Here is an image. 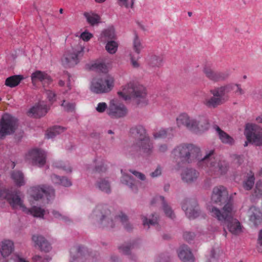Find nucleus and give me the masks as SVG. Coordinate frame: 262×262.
<instances>
[{"mask_svg":"<svg viewBox=\"0 0 262 262\" xmlns=\"http://www.w3.org/2000/svg\"><path fill=\"white\" fill-rule=\"evenodd\" d=\"M173 162L175 163L173 169L178 171L183 164L198 161V166L208 172L225 173L227 165L225 161H219L215 157L213 150L202 157L199 147L192 144L182 143L176 146L171 152Z\"/></svg>","mask_w":262,"mask_h":262,"instance_id":"1","label":"nucleus"},{"mask_svg":"<svg viewBox=\"0 0 262 262\" xmlns=\"http://www.w3.org/2000/svg\"><path fill=\"white\" fill-rule=\"evenodd\" d=\"M91 217L103 227L113 228L120 221L126 230L129 231L133 229V226L128 222V217L125 214L120 212L113 219L111 211L104 205H97L91 214Z\"/></svg>","mask_w":262,"mask_h":262,"instance_id":"2","label":"nucleus"},{"mask_svg":"<svg viewBox=\"0 0 262 262\" xmlns=\"http://www.w3.org/2000/svg\"><path fill=\"white\" fill-rule=\"evenodd\" d=\"M232 90H234L235 93L237 95H243L245 93V91L238 84L217 87L210 90V93L212 96L206 97L203 101V103L209 108H216L228 100V94Z\"/></svg>","mask_w":262,"mask_h":262,"instance_id":"3","label":"nucleus"},{"mask_svg":"<svg viewBox=\"0 0 262 262\" xmlns=\"http://www.w3.org/2000/svg\"><path fill=\"white\" fill-rule=\"evenodd\" d=\"M208 209L211 215L226 225L232 234L238 235L242 232L241 223L233 217V206L231 202H228L225 205L222 211L215 207H209Z\"/></svg>","mask_w":262,"mask_h":262,"instance_id":"4","label":"nucleus"},{"mask_svg":"<svg viewBox=\"0 0 262 262\" xmlns=\"http://www.w3.org/2000/svg\"><path fill=\"white\" fill-rule=\"evenodd\" d=\"M0 199H6L13 208L19 207L24 212H29L35 217H42L45 214V210L40 207L34 206L31 209H27L23 204V202L17 194L16 191L11 192L0 185Z\"/></svg>","mask_w":262,"mask_h":262,"instance_id":"5","label":"nucleus"},{"mask_svg":"<svg viewBox=\"0 0 262 262\" xmlns=\"http://www.w3.org/2000/svg\"><path fill=\"white\" fill-rule=\"evenodd\" d=\"M118 95L125 100L133 98L139 103L144 101L146 96L145 88L138 82H130L123 89L122 91L118 92Z\"/></svg>","mask_w":262,"mask_h":262,"instance_id":"6","label":"nucleus"},{"mask_svg":"<svg viewBox=\"0 0 262 262\" xmlns=\"http://www.w3.org/2000/svg\"><path fill=\"white\" fill-rule=\"evenodd\" d=\"M84 48L79 44L68 50L62 59V63L66 67H72L79 62V57L82 56Z\"/></svg>","mask_w":262,"mask_h":262,"instance_id":"7","label":"nucleus"},{"mask_svg":"<svg viewBox=\"0 0 262 262\" xmlns=\"http://www.w3.org/2000/svg\"><path fill=\"white\" fill-rule=\"evenodd\" d=\"M114 83V78L106 76L103 79H94L92 82L91 90L96 94L107 93L112 90Z\"/></svg>","mask_w":262,"mask_h":262,"instance_id":"8","label":"nucleus"},{"mask_svg":"<svg viewBox=\"0 0 262 262\" xmlns=\"http://www.w3.org/2000/svg\"><path fill=\"white\" fill-rule=\"evenodd\" d=\"M17 126V119L11 115L5 114L0 121V137L13 134Z\"/></svg>","mask_w":262,"mask_h":262,"instance_id":"9","label":"nucleus"},{"mask_svg":"<svg viewBox=\"0 0 262 262\" xmlns=\"http://www.w3.org/2000/svg\"><path fill=\"white\" fill-rule=\"evenodd\" d=\"M245 134L248 141L256 146L262 145V128L259 126L253 124H247Z\"/></svg>","mask_w":262,"mask_h":262,"instance_id":"10","label":"nucleus"},{"mask_svg":"<svg viewBox=\"0 0 262 262\" xmlns=\"http://www.w3.org/2000/svg\"><path fill=\"white\" fill-rule=\"evenodd\" d=\"M71 259L70 262H85L92 257L86 248L82 246H76L70 250Z\"/></svg>","mask_w":262,"mask_h":262,"instance_id":"11","label":"nucleus"},{"mask_svg":"<svg viewBox=\"0 0 262 262\" xmlns=\"http://www.w3.org/2000/svg\"><path fill=\"white\" fill-rule=\"evenodd\" d=\"M107 113L112 118H119L126 116L127 110L123 103L117 99H113L110 101Z\"/></svg>","mask_w":262,"mask_h":262,"instance_id":"12","label":"nucleus"},{"mask_svg":"<svg viewBox=\"0 0 262 262\" xmlns=\"http://www.w3.org/2000/svg\"><path fill=\"white\" fill-rule=\"evenodd\" d=\"M30 194L35 200H38L43 196H45L48 200H50L54 197L55 191L51 187L42 185L31 188Z\"/></svg>","mask_w":262,"mask_h":262,"instance_id":"13","label":"nucleus"},{"mask_svg":"<svg viewBox=\"0 0 262 262\" xmlns=\"http://www.w3.org/2000/svg\"><path fill=\"white\" fill-rule=\"evenodd\" d=\"M211 200L220 205L225 203L226 205L228 202H231L233 205L232 201L229 199L228 192L226 188L223 186H216L213 189Z\"/></svg>","mask_w":262,"mask_h":262,"instance_id":"14","label":"nucleus"},{"mask_svg":"<svg viewBox=\"0 0 262 262\" xmlns=\"http://www.w3.org/2000/svg\"><path fill=\"white\" fill-rule=\"evenodd\" d=\"M182 208L190 219H195L199 215L198 203L195 199H185L182 203Z\"/></svg>","mask_w":262,"mask_h":262,"instance_id":"15","label":"nucleus"},{"mask_svg":"<svg viewBox=\"0 0 262 262\" xmlns=\"http://www.w3.org/2000/svg\"><path fill=\"white\" fill-rule=\"evenodd\" d=\"M134 150H139L143 154L149 156L153 151V144L149 137L144 138L141 140H136L132 145Z\"/></svg>","mask_w":262,"mask_h":262,"instance_id":"16","label":"nucleus"},{"mask_svg":"<svg viewBox=\"0 0 262 262\" xmlns=\"http://www.w3.org/2000/svg\"><path fill=\"white\" fill-rule=\"evenodd\" d=\"M26 158L33 165L41 167L46 163V155L43 150L39 149H33L29 151Z\"/></svg>","mask_w":262,"mask_h":262,"instance_id":"17","label":"nucleus"},{"mask_svg":"<svg viewBox=\"0 0 262 262\" xmlns=\"http://www.w3.org/2000/svg\"><path fill=\"white\" fill-rule=\"evenodd\" d=\"M203 71L208 79L214 82L224 80L229 76L227 72L215 71L209 65H205Z\"/></svg>","mask_w":262,"mask_h":262,"instance_id":"18","label":"nucleus"},{"mask_svg":"<svg viewBox=\"0 0 262 262\" xmlns=\"http://www.w3.org/2000/svg\"><path fill=\"white\" fill-rule=\"evenodd\" d=\"M200 173L195 169L187 168L183 170L181 174L182 181L187 184H192L196 181Z\"/></svg>","mask_w":262,"mask_h":262,"instance_id":"19","label":"nucleus"},{"mask_svg":"<svg viewBox=\"0 0 262 262\" xmlns=\"http://www.w3.org/2000/svg\"><path fill=\"white\" fill-rule=\"evenodd\" d=\"M31 80L32 83L35 85L37 81L41 82L43 87L49 85L52 79L50 76L44 72L40 71H36L31 75Z\"/></svg>","mask_w":262,"mask_h":262,"instance_id":"20","label":"nucleus"},{"mask_svg":"<svg viewBox=\"0 0 262 262\" xmlns=\"http://www.w3.org/2000/svg\"><path fill=\"white\" fill-rule=\"evenodd\" d=\"M193 127L192 131L195 133H199L207 130L209 127V124L208 119L205 117H199L196 118H193Z\"/></svg>","mask_w":262,"mask_h":262,"instance_id":"21","label":"nucleus"},{"mask_svg":"<svg viewBox=\"0 0 262 262\" xmlns=\"http://www.w3.org/2000/svg\"><path fill=\"white\" fill-rule=\"evenodd\" d=\"M193 118L190 117L186 113L180 114L176 119V123L178 127H185L189 130L192 131L193 127Z\"/></svg>","mask_w":262,"mask_h":262,"instance_id":"22","label":"nucleus"},{"mask_svg":"<svg viewBox=\"0 0 262 262\" xmlns=\"http://www.w3.org/2000/svg\"><path fill=\"white\" fill-rule=\"evenodd\" d=\"M48 110L47 105L43 102H40L30 109L28 111V115L35 118H39L45 116Z\"/></svg>","mask_w":262,"mask_h":262,"instance_id":"23","label":"nucleus"},{"mask_svg":"<svg viewBox=\"0 0 262 262\" xmlns=\"http://www.w3.org/2000/svg\"><path fill=\"white\" fill-rule=\"evenodd\" d=\"M178 256L183 262L194 261V257L190 248L186 245H183L180 247Z\"/></svg>","mask_w":262,"mask_h":262,"instance_id":"24","label":"nucleus"},{"mask_svg":"<svg viewBox=\"0 0 262 262\" xmlns=\"http://www.w3.org/2000/svg\"><path fill=\"white\" fill-rule=\"evenodd\" d=\"M249 221L254 226H256L261 222V213L255 207H251L248 211Z\"/></svg>","mask_w":262,"mask_h":262,"instance_id":"25","label":"nucleus"},{"mask_svg":"<svg viewBox=\"0 0 262 262\" xmlns=\"http://www.w3.org/2000/svg\"><path fill=\"white\" fill-rule=\"evenodd\" d=\"M174 128L169 127L166 129L161 128L153 133L155 139H171L174 135Z\"/></svg>","mask_w":262,"mask_h":262,"instance_id":"26","label":"nucleus"},{"mask_svg":"<svg viewBox=\"0 0 262 262\" xmlns=\"http://www.w3.org/2000/svg\"><path fill=\"white\" fill-rule=\"evenodd\" d=\"M32 240L42 251L48 252L51 249L50 244L42 236L34 235L32 236Z\"/></svg>","mask_w":262,"mask_h":262,"instance_id":"27","label":"nucleus"},{"mask_svg":"<svg viewBox=\"0 0 262 262\" xmlns=\"http://www.w3.org/2000/svg\"><path fill=\"white\" fill-rule=\"evenodd\" d=\"M13 250L14 244L10 240H5L0 244V252L4 257L8 256Z\"/></svg>","mask_w":262,"mask_h":262,"instance_id":"28","label":"nucleus"},{"mask_svg":"<svg viewBox=\"0 0 262 262\" xmlns=\"http://www.w3.org/2000/svg\"><path fill=\"white\" fill-rule=\"evenodd\" d=\"M156 201H160V202H161L163 210L167 216L171 219H173L175 217L174 214L171 208L166 203L164 197L162 196L156 197V198L154 199L153 200L151 201V204H154L155 203Z\"/></svg>","mask_w":262,"mask_h":262,"instance_id":"29","label":"nucleus"},{"mask_svg":"<svg viewBox=\"0 0 262 262\" xmlns=\"http://www.w3.org/2000/svg\"><path fill=\"white\" fill-rule=\"evenodd\" d=\"M130 132L136 138V140H141L148 137L146 134L145 128L141 125L133 127L130 128Z\"/></svg>","mask_w":262,"mask_h":262,"instance_id":"30","label":"nucleus"},{"mask_svg":"<svg viewBox=\"0 0 262 262\" xmlns=\"http://www.w3.org/2000/svg\"><path fill=\"white\" fill-rule=\"evenodd\" d=\"M214 129L216 131L220 139L223 143L230 145L234 143L233 139L226 133L222 130L220 127L216 125L214 126Z\"/></svg>","mask_w":262,"mask_h":262,"instance_id":"31","label":"nucleus"},{"mask_svg":"<svg viewBox=\"0 0 262 262\" xmlns=\"http://www.w3.org/2000/svg\"><path fill=\"white\" fill-rule=\"evenodd\" d=\"M11 177L14 183L17 186H21L25 185V182L23 173L20 171H13Z\"/></svg>","mask_w":262,"mask_h":262,"instance_id":"32","label":"nucleus"},{"mask_svg":"<svg viewBox=\"0 0 262 262\" xmlns=\"http://www.w3.org/2000/svg\"><path fill=\"white\" fill-rule=\"evenodd\" d=\"M143 225L144 227L147 226L149 228V226H155L156 229H159L158 216L156 214H152V219H148L146 216L142 218Z\"/></svg>","mask_w":262,"mask_h":262,"instance_id":"33","label":"nucleus"},{"mask_svg":"<svg viewBox=\"0 0 262 262\" xmlns=\"http://www.w3.org/2000/svg\"><path fill=\"white\" fill-rule=\"evenodd\" d=\"M24 79L21 75H13L7 78L5 81V84L10 88H13L19 84Z\"/></svg>","mask_w":262,"mask_h":262,"instance_id":"34","label":"nucleus"},{"mask_svg":"<svg viewBox=\"0 0 262 262\" xmlns=\"http://www.w3.org/2000/svg\"><path fill=\"white\" fill-rule=\"evenodd\" d=\"M51 179L54 184L61 185L65 187H68L72 185L70 180L65 177H60L56 174H53L51 176Z\"/></svg>","mask_w":262,"mask_h":262,"instance_id":"35","label":"nucleus"},{"mask_svg":"<svg viewBox=\"0 0 262 262\" xmlns=\"http://www.w3.org/2000/svg\"><path fill=\"white\" fill-rule=\"evenodd\" d=\"M95 185L99 190L106 193H109L111 191L110 184L105 179H101L98 181Z\"/></svg>","mask_w":262,"mask_h":262,"instance_id":"36","label":"nucleus"},{"mask_svg":"<svg viewBox=\"0 0 262 262\" xmlns=\"http://www.w3.org/2000/svg\"><path fill=\"white\" fill-rule=\"evenodd\" d=\"M163 57L162 55H152L148 59V64L151 67H160L163 65Z\"/></svg>","mask_w":262,"mask_h":262,"instance_id":"37","label":"nucleus"},{"mask_svg":"<svg viewBox=\"0 0 262 262\" xmlns=\"http://www.w3.org/2000/svg\"><path fill=\"white\" fill-rule=\"evenodd\" d=\"M101 36L104 37L106 39L113 40L116 38V35L115 28L113 27H110L104 30L101 33Z\"/></svg>","mask_w":262,"mask_h":262,"instance_id":"38","label":"nucleus"},{"mask_svg":"<svg viewBox=\"0 0 262 262\" xmlns=\"http://www.w3.org/2000/svg\"><path fill=\"white\" fill-rule=\"evenodd\" d=\"M133 48L134 51L137 54H140L141 50L143 49V46L141 41L136 33L134 34Z\"/></svg>","mask_w":262,"mask_h":262,"instance_id":"39","label":"nucleus"},{"mask_svg":"<svg viewBox=\"0 0 262 262\" xmlns=\"http://www.w3.org/2000/svg\"><path fill=\"white\" fill-rule=\"evenodd\" d=\"M122 183L128 186L131 189H136V182L130 176L126 174H122L121 180Z\"/></svg>","mask_w":262,"mask_h":262,"instance_id":"40","label":"nucleus"},{"mask_svg":"<svg viewBox=\"0 0 262 262\" xmlns=\"http://www.w3.org/2000/svg\"><path fill=\"white\" fill-rule=\"evenodd\" d=\"M64 129L60 126H55L47 130L46 137L48 139L52 138L57 135L62 133Z\"/></svg>","mask_w":262,"mask_h":262,"instance_id":"41","label":"nucleus"},{"mask_svg":"<svg viewBox=\"0 0 262 262\" xmlns=\"http://www.w3.org/2000/svg\"><path fill=\"white\" fill-rule=\"evenodd\" d=\"M84 15L86 18L88 22L92 25L98 24L100 19V16L95 13L85 12Z\"/></svg>","mask_w":262,"mask_h":262,"instance_id":"42","label":"nucleus"},{"mask_svg":"<svg viewBox=\"0 0 262 262\" xmlns=\"http://www.w3.org/2000/svg\"><path fill=\"white\" fill-rule=\"evenodd\" d=\"M136 244L135 242L132 243L124 244L120 246L119 249L120 252L123 254L129 255L131 253V251L135 247Z\"/></svg>","mask_w":262,"mask_h":262,"instance_id":"43","label":"nucleus"},{"mask_svg":"<svg viewBox=\"0 0 262 262\" xmlns=\"http://www.w3.org/2000/svg\"><path fill=\"white\" fill-rule=\"evenodd\" d=\"M105 48L107 52L111 54H114L117 51L118 43L115 40H108Z\"/></svg>","mask_w":262,"mask_h":262,"instance_id":"44","label":"nucleus"},{"mask_svg":"<svg viewBox=\"0 0 262 262\" xmlns=\"http://www.w3.org/2000/svg\"><path fill=\"white\" fill-rule=\"evenodd\" d=\"M53 166L56 168L61 169L67 173L72 171V168L69 163L67 162L60 161H56L53 163Z\"/></svg>","mask_w":262,"mask_h":262,"instance_id":"45","label":"nucleus"},{"mask_svg":"<svg viewBox=\"0 0 262 262\" xmlns=\"http://www.w3.org/2000/svg\"><path fill=\"white\" fill-rule=\"evenodd\" d=\"M255 178L254 174L250 172L247 179L244 182L243 187L247 190H251L254 184Z\"/></svg>","mask_w":262,"mask_h":262,"instance_id":"46","label":"nucleus"},{"mask_svg":"<svg viewBox=\"0 0 262 262\" xmlns=\"http://www.w3.org/2000/svg\"><path fill=\"white\" fill-rule=\"evenodd\" d=\"M105 162L102 160H97V164L94 169V172L101 173L106 170Z\"/></svg>","mask_w":262,"mask_h":262,"instance_id":"47","label":"nucleus"},{"mask_svg":"<svg viewBox=\"0 0 262 262\" xmlns=\"http://www.w3.org/2000/svg\"><path fill=\"white\" fill-rule=\"evenodd\" d=\"M92 67L102 73H106L107 71V66L103 62L95 63L92 66Z\"/></svg>","mask_w":262,"mask_h":262,"instance_id":"48","label":"nucleus"},{"mask_svg":"<svg viewBox=\"0 0 262 262\" xmlns=\"http://www.w3.org/2000/svg\"><path fill=\"white\" fill-rule=\"evenodd\" d=\"M254 195L256 198L262 196V182L258 181L256 182Z\"/></svg>","mask_w":262,"mask_h":262,"instance_id":"49","label":"nucleus"},{"mask_svg":"<svg viewBox=\"0 0 262 262\" xmlns=\"http://www.w3.org/2000/svg\"><path fill=\"white\" fill-rule=\"evenodd\" d=\"M64 110L67 112H72L75 110V104L70 103L66 100H63L61 104Z\"/></svg>","mask_w":262,"mask_h":262,"instance_id":"50","label":"nucleus"},{"mask_svg":"<svg viewBox=\"0 0 262 262\" xmlns=\"http://www.w3.org/2000/svg\"><path fill=\"white\" fill-rule=\"evenodd\" d=\"M219 251V250H215L214 249H213L211 251L210 258L207 260V262H216L217 257L218 256V254L217 253Z\"/></svg>","mask_w":262,"mask_h":262,"instance_id":"51","label":"nucleus"},{"mask_svg":"<svg viewBox=\"0 0 262 262\" xmlns=\"http://www.w3.org/2000/svg\"><path fill=\"white\" fill-rule=\"evenodd\" d=\"M107 108V105L105 102H100L96 107V111L99 113H103Z\"/></svg>","mask_w":262,"mask_h":262,"instance_id":"52","label":"nucleus"},{"mask_svg":"<svg viewBox=\"0 0 262 262\" xmlns=\"http://www.w3.org/2000/svg\"><path fill=\"white\" fill-rule=\"evenodd\" d=\"M93 37L92 34L88 32H83L80 35V38L85 41H88Z\"/></svg>","mask_w":262,"mask_h":262,"instance_id":"53","label":"nucleus"},{"mask_svg":"<svg viewBox=\"0 0 262 262\" xmlns=\"http://www.w3.org/2000/svg\"><path fill=\"white\" fill-rule=\"evenodd\" d=\"M52 214L54 216V217L59 219L60 220H63L66 221L67 220V217L62 215L60 212L56 210H53L52 212Z\"/></svg>","mask_w":262,"mask_h":262,"instance_id":"54","label":"nucleus"},{"mask_svg":"<svg viewBox=\"0 0 262 262\" xmlns=\"http://www.w3.org/2000/svg\"><path fill=\"white\" fill-rule=\"evenodd\" d=\"M162 173V168L160 166H158L156 170L150 173L151 177L152 178L157 177Z\"/></svg>","mask_w":262,"mask_h":262,"instance_id":"55","label":"nucleus"},{"mask_svg":"<svg viewBox=\"0 0 262 262\" xmlns=\"http://www.w3.org/2000/svg\"><path fill=\"white\" fill-rule=\"evenodd\" d=\"M183 237L186 241L189 242L194 238V234L192 232H185L184 233Z\"/></svg>","mask_w":262,"mask_h":262,"instance_id":"56","label":"nucleus"},{"mask_svg":"<svg viewBox=\"0 0 262 262\" xmlns=\"http://www.w3.org/2000/svg\"><path fill=\"white\" fill-rule=\"evenodd\" d=\"M46 95L50 102H53L55 100V94L51 91L48 90L46 91Z\"/></svg>","mask_w":262,"mask_h":262,"instance_id":"57","label":"nucleus"},{"mask_svg":"<svg viewBox=\"0 0 262 262\" xmlns=\"http://www.w3.org/2000/svg\"><path fill=\"white\" fill-rule=\"evenodd\" d=\"M168 150V146L166 144H161L158 146V151L161 153L165 152Z\"/></svg>","mask_w":262,"mask_h":262,"instance_id":"58","label":"nucleus"},{"mask_svg":"<svg viewBox=\"0 0 262 262\" xmlns=\"http://www.w3.org/2000/svg\"><path fill=\"white\" fill-rule=\"evenodd\" d=\"M130 172L137 178L141 180H144L145 179V175L140 172L135 170L130 171Z\"/></svg>","mask_w":262,"mask_h":262,"instance_id":"59","label":"nucleus"},{"mask_svg":"<svg viewBox=\"0 0 262 262\" xmlns=\"http://www.w3.org/2000/svg\"><path fill=\"white\" fill-rule=\"evenodd\" d=\"M258 244L259 245L258 247V251H262V229L260 231L258 238Z\"/></svg>","mask_w":262,"mask_h":262,"instance_id":"60","label":"nucleus"},{"mask_svg":"<svg viewBox=\"0 0 262 262\" xmlns=\"http://www.w3.org/2000/svg\"><path fill=\"white\" fill-rule=\"evenodd\" d=\"M118 4L121 7H124L126 8H128L129 5L128 3V0H118Z\"/></svg>","mask_w":262,"mask_h":262,"instance_id":"61","label":"nucleus"},{"mask_svg":"<svg viewBox=\"0 0 262 262\" xmlns=\"http://www.w3.org/2000/svg\"><path fill=\"white\" fill-rule=\"evenodd\" d=\"M130 59H131L132 65L134 68H138L139 66V64L138 61L137 60H135L133 58V57H131Z\"/></svg>","mask_w":262,"mask_h":262,"instance_id":"62","label":"nucleus"},{"mask_svg":"<svg viewBox=\"0 0 262 262\" xmlns=\"http://www.w3.org/2000/svg\"><path fill=\"white\" fill-rule=\"evenodd\" d=\"M156 262H168V260L164 256H160L157 258Z\"/></svg>","mask_w":262,"mask_h":262,"instance_id":"63","label":"nucleus"},{"mask_svg":"<svg viewBox=\"0 0 262 262\" xmlns=\"http://www.w3.org/2000/svg\"><path fill=\"white\" fill-rule=\"evenodd\" d=\"M112 262H118L119 259L117 256H112L111 258Z\"/></svg>","mask_w":262,"mask_h":262,"instance_id":"64","label":"nucleus"}]
</instances>
